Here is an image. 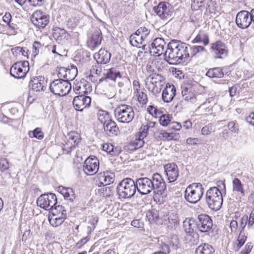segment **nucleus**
<instances>
[{
	"instance_id": "nucleus-1",
	"label": "nucleus",
	"mask_w": 254,
	"mask_h": 254,
	"mask_svg": "<svg viewBox=\"0 0 254 254\" xmlns=\"http://www.w3.org/2000/svg\"><path fill=\"white\" fill-rule=\"evenodd\" d=\"M136 189L141 195H146L153 191L154 193L162 195L166 190V186L161 175L154 174L151 178L141 177L135 179Z\"/></svg>"
},
{
	"instance_id": "nucleus-2",
	"label": "nucleus",
	"mask_w": 254,
	"mask_h": 254,
	"mask_svg": "<svg viewBox=\"0 0 254 254\" xmlns=\"http://www.w3.org/2000/svg\"><path fill=\"white\" fill-rule=\"evenodd\" d=\"M190 45L180 41L172 40L167 44L165 58L171 64L184 63L190 60Z\"/></svg>"
},
{
	"instance_id": "nucleus-3",
	"label": "nucleus",
	"mask_w": 254,
	"mask_h": 254,
	"mask_svg": "<svg viewBox=\"0 0 254 254\" xmlns=\"http://www.w3.org/2000/svg\"><path fill=\"white\" fill-rule=\"evenodd\" d=\"M205 201L211 210L215 211L219 210L223 203L221 191L217 187L210 188L206 192Z\"/></svg>"
},
{
	"instance_id": "nucleus-4",
	"label": "nucleus",
	"mask_w": 254,
	"mask_h": 254,
	"mask_svg": "<svg viewBox=\"0 0 254 254\" xmlns=\"http://www.w3.org/2000/svg\"><path fill=\"white\" fill-rule=\"evenodd\" d=\"M135 181L130 178L122 180L118 185L117 192L120 198H130L136 192Z\"/></svg>"
},
{
	"instance_id": "nucleus-5",
	"label": "nucleus",
	"mask_w": 254,
	"mask_h": 254,
	"mask_svg": "<svg viewBox=\"0 0 254 254\" xmlns=\"http://www.w3.org/2000/svg\"><path fill=\"white\" fill-rule=\"evenodd\" d=\"M204 190L201 184L193 183L187 187L185 191V198L190 203H196L202 197Z\"/></svg>"
},
{
	"instance_id": "nucleus-6",
	"label": "nucleus",
	"mask_w": 254,
	"mask_h": 254,
	"mask_svg": "<svg viewBox=\"0 0 254 254\" xmlns=\"http://www.w3.org/2000/svg\"><path fill=\"white\" fill-rule=\"evenodd\" d=\"M116 120L122 123H129L134 117V112L132 108L127 105H119L114 110Z\"/></svg>"
},
{
	"instance_id": "nucleus-7",
	"label": "nucleus",
	"mask_w": 254,
	"mask_h": 254,
	"mask_svg": "<svg viewBox=\"0 0 254 254\" xmlns=\"http://www.w3.org/2000/svg\"><path fill=\"white\" fill-rule=\"evenodd\" d=\"M71 89L69 82L63 79L54 80L50 84V90L56 95L64 96L67 94Z\"/></svg>"
},
{
	"instance_id": "nucleus-8",
	"label": "nucleus",
	"mask_w": 254,
	"mask_h": 254,
	"mask_svg": "<svg viewBox=\"0 0 254 254\" xmlns=\"http://www.w3.org/2000/svg\"><path fill=\"white\" fill-rule=\"evenodd\" d=\"M196 219L197 229L201 233L210 235L213 232L212 220L208 215L201 214L197 216Z\"/></svg>"
},
{
	"instance_id": "nucleus-9",
	"label": "nucleus",
	"mask_w": 254,
	"mask_h": 254,
	"mask_svg": "<svg viewBox=\"0 0 254 254\" xmlns=\"http://www.w3.org/2000/svg\"><path fill=\"white\" fill-rule=\"evenodd\" d=\"M36 202L40 207L45 210H51L56 205L57 198L53 193H44L37 198Z\"/></svg>"
},
{
	"instance_id": "nucleus-10",
	"label": "nucleus",
	"mask_w": 254,
	"mask_h": 254,
	"mask_svg": "<svg viewBox=\"0 0 254 254\" xmlns=\"http://www.w3.org/2000/svg\"><path fill=\"white\" fill-rule=\"evenodd\" d=\"M66 138L67 141L63 144L62 149L66 154H69L78 145L81 136L76 131H70L67 134Z\"/></svg>"
},
{
	"instance_id": "nucleus-11",
	"label": "nucleus",
	"mask_w": 254,
	"mask_h": 254,
	"mask_svg": "<svg viewBox=\"0 0 254 254\" xmlns=\"http://www.w3.org/2000/svg\"><path fill=\"white\" fill-rule=\"evenodd\" d=\"M210 51L215 59H223L226 58L228 53V50L224 43L220 40L211 44Z\"/></svg>"
},
{
	"instance_id": "nucleus-12",
	"label": "nucleus",
	"mask_w": 254,
	"mask_h": 254,
	"mask_svg": "<svg viewBox=\"0 0 254 254\" xmlns=\"http://www.w3.org/2000/svg\"><path fill=\"white\" fill-rule=\"evenodd\" d=\"M29 94L33 95L44 92L46 88V83L43 76L34 77L29 83Z\"/></svg>"
},
{
	"instance_id": "nucleus-13",
	"label": "nucleus",
	"mask_w": 254,
	"mask_h": 254,
	"mask_svg": "<svg viewBox=\"0 0 254 254\" xmlns=\"http://www.w3.org/2000/svg\"><path fill=\"white\" fill-rule=\"evenodd\" d=\"M32 23L38 28H45L50 22V16L41 10H36L31 17Z\"/></svg>"
},
{
	"instance_id": "nucleus-14",
	"label": "nucleus",
	"mask_w": 254,
	"mask_h": 254,
	"mask_svg": "<svg viewBox=\"0 0 254 254\" xmlns=\"http://www.w3.org/2000/svg\"><path fill=\"white\" fill-rule=\"evenodd\" d=\"M95 185L99 187H104L113 183L115 175L109 171H104L98 173L95 179Z\"/></svg>"
},
{
	"instance_id": "nucleus-15",
	"label": "nucleus",
	"mask_w": 254,
	"mask_h": 254,
	"mask_svg": "<svg viewBox=\"0 0 254 254\" xmlns=\"http://www.w3.org/2000/svg\"><path fill=\"white\" fill-rule=\"evenodd\" d=\"M253 23L251 11L242 10L239 12L236 17V23L238 27L241 29H246Z\"/></svg>"
},
{
	"instance_id": "nucleus-16",
	"label": "nucleus",
	"mask_w": 254,
	"mask_h": 254,
	"mask_svg": "<svg viewBox=\"0 0 254 254\" xmlns=\"http://www.w3.org/2000/svg\"><path fill=\"white\" fill-rule=\"evenodd\" d=\"M99 167V162L97 158L94 156H90L84 162L83 171L87 175L95 174Z\"/></svg>"
},
{
	"instance_id": "nucleus-17",
	"label": "nucleus",
	"mask_w": 254,
	"mask_h": 254,
	"mask_svg": "<svg viewBox=\"0 0 254 254\" xmlns=\"http://www.w3.org/2000/svg\"><path fill=\"white\" fill-rule=\"evenodd\" d=\"M154 12L162 19L166 20L169 18L172 13V7L167 2H160L158 5L153 7Z\"/></svg>"
},
{
	"instance_id": "nucleus-18",
	"label": "nucleus",
	"mask_w": 254,
	"mask_h": 254,
	"mask_svg": "<svg viewBox=\"0 0 254 254\" xmlns=\"http://www.w3.org/2000/svg\"><path fill=\"white\" fill-rule=\"evenodd\" d=\"M166 42L162 38H157L151 44V47H149L150 53L154 56H160L162 54L165 55L166 49Z\"/></svg>"
},
{
	"instance_id": "nucleus-19",
	"label": "nucleus",
	"mask_w": 254,
	"mask_h": 254,
	"mask_svg": "<svg viewBox=\"0 0 254 254\" xmlns=\"http://www.w3.org/2000/svg\"><path fill=\"white\" fill-rule=\"evenodd\" d=\"M91 101L90 97L81 94L74 98L72 104L75 110L82 112L84 108L90 106Z\"/></svg>"
},
{
	"instance_id": "nucleus-20",
	"label": "nucleus",
	"mask_w": 254,
	"mask_h": 254,
	"mask_svg": "<svg viewBox=\"0 0 254 254\" xmlns=\"http://www.w3.org/2000/svg\"><path fill=\"white\" fill-rule=\"evenodd\" d=\"M164 169L168 183H173L177 180L179 177V171L178 167L175 163L166 164L164 166Z\"/></svg>"
},
{
	"instance_id": "nucleus-21",
	"label": "nucleus",
	"mask_w": 254,
	"mask_h": 254,
	"mask_svg": "<svg viewBox=\"0 0 254 254\" xmlns=\"http://www.w3.org/2000/svg\"><path fill=\"white\" fill-rule=\"evenodd\" d=\"M102 39L101 32L100 30L95 31L88 39L87 46L89 49L93 50L101 44Z\"/></svg>"
},
{
	"instance_id": "nucleus-22",
	"label": "nucleus",
	"mask_w": 254,
	"mask_h": 254,
	"mask_svg": "<svg viewBox=\"0 0 254 254\" xmlns=\"http://www.w3.org/2000/svg\"><path fill=\"white\" fill-rule=\"evenodd\" d=\"M176 88L173 85L167 84L162 94L163 101L165 103L172 101L176 95Z\"/></svg>"
},
{
	"instance_id": "nucleus-23",
	"label": "nucleus",
	"mask_w": 254,
	"mask_h": 254,
	"mask_svg": "<svg viewBox=\"0 0 254 254\" xmlns=\"http://www.w3.org/2000/svg\"><path fill=\"white\" fill-rule=\"evenodd\" d=\"M58 191L64 196V199L68 200L70 203L73 204L76 202V196L72 188L60 186L58 188Z\"/></svg>"
},
{
	"instance_id": "nucleus-24",
	"label": "nucleus",
	"mask_w": 254,
	"mask_h": 254,
	"mask_svg": "<svg viewBox=\"0 0 254 254\" xmlns=\"http://www.w3.org/2000/svg\"><path fill=\"white\" fill-rule=\"evenodd\" d=\"M183 228L186 233L191 234L194 230L197 229V219L187 218L183 222Z\"/></svg>"
},
{
	"instance_id": "nucleus-25",
	"label": "nucleus",
	"mask_w": 254,
	"mask_h": 254,
	"mask_svg": "<svg viewBox=\"0 0 254 254\" xmlns=\"http://www.w3.org/2000/svg\"><path fill=\"white\" fill-rule=\"evenodd\" d=\"M164 224L170 231L175 230L179 225L178 217L174 213L168 214L164 218Z\"/></svg>"
},
{
	"instance_id": "nucleus-26",
	"label": "nucleus",
	"mask_w": 254,
	"mask_h": 254,
	"mask_svg": "<svg viewBox=\"0 0 254 254\" xmlns=\"http://www.w3.org/2000/svg\"><path fill=\"white\" fill-rule=\"evenodd\" d=\"M10 74L15 78L20 79L25 76L26 71L22 69L20 63L17 62L11 67Z\"/></svg>"
},
{
	"instance_id": "nucleus-27",
	"label": "nucleus",
	"mask_w": 254,
	"mask_h": 254,
	"mask_svg": "<svg viewBox=\"0 0 254 254\" xmlns=\"http://www.w3.org/2000/svg\"><path fill=\"white\" fill-rule=\"evenodd\" d=\"M111 54L105 49H100L97 54L94 55V58L96 59L98 63L106 64L109 62L111 59Z\"/></svg>"
},
{
	"instance_id": "nucleus-28",
	"label": "nucleus",
	"mask_w": 254,
	"mask_h": 254,
	"mask_svg": "<svg viewBox=\"0 0 254 254\" xmlns=\"http://www.w3.org/2000/svg\"><path fill=\"white\" fill-rule=\"evenodd\" d=\"M104 131L109 135H117L119 132V127L115 122L111 120L103 125Z\"/></svg>"
},
{
	"instance_id": "nucleus-29",
	"label": "nucleus",
	"mask_w": 254,
	"mask_h": 254,
	"mask_svg": "<svg viewBox=\"0 0 254 254\" xmlns=\"http://www.w3.org/2000/svg\"><path fill=\"white\" fill-rule=\"evenodd\" d=\"M214 248L207 243H203L198 246L195 251V254H214Z\"/></svg>"
},
{
	"instance_id": "nucleus-30",
	"label": "nucleus",
	"mask_w": 254,
	"mask_h": 254,
	"mask_svg": "<svg viewBox=\"0 0 254 254\" xmlns=\"http://www.w3.org/2000/svg\"><path fill=\"white\" fill-rule=\"evenodd\" d=\"M150 79V84L156 85L163 88L165 85V78L164 76L159 74H153L148 77Z\"/></svg>"
},
{
	"instance_id": "nucleus-31",
	"label": "nucleus",
	"mask_w": 254,
	"mask_h": 254,
	"mask_svg": "<svg viewBox=\"0 0 254 254\" xmlns=\"http://www.w3.org/2000/svg\"><path fill=\"white\" fill-rule=\"evenodd\" d=\"M102 149L112 156L118 155L122 151L121 147H115L112 144L109 143L103 144Z\"/></svg>"
},
{
	"instance_id": "nucleus-32",
	"label": "nucleus",
	"mask_w": 254,
	"mask_h": 254,
	"mask_svg": "<svg viewBox=\"0 0 254 254\" xmlns=\"http://www.w3.org/2000/svg\"><path fill=\"white\" fill-rule=\"evenodd\" d=\"M224 75L223 69L220 67L210 68L206 73V75L210 78H221Z\"/></svg>"
},
{
	"instance_id": "nucleus-33",
	"label": "nucleus",
	"mask_w": 254,
	"mask_h": 254,
	"mask_svg": "<svg viewBox=\"0 0 254 254\" xmlns=\"http://www.w3.org/2000/svg\"><path fill=\"white\" fill-rule=\"evenodd\" d=\"M86 82L77 83L73 86V90L76 94H87L88 93L87 87L90 88V85L88 83H86Z\"/></svg>"
},
{
	"instance_id": "nucleus-34",
	"label": "nucleus",
	"mask_w": 254,
	"mask_h": 254,
	"mask_svg": "<svg viewBox=\"0 0 254 254\" xmlns=\"http://www.w3.org/2000/svg\"><path fill=\"white\" fill-rule=\"evenodd\" d=\"M232 190L234 192L240 193L243 196L245 195L243 185L238 178H235L233 179L232 181Z\"/></svg>"
},
{
	"instance_id": "nucleus-35",
	"label": "nucleus",
	"mask_w": 254,
	"mask_h": 254,
	"mask_svg": "<svg viewBox=\"0 0 254 254\" xmlns=\"http://www.w3.org/2000/svg\"><path fill=\"white\" fill-rule=\"evenodd\" d=\"M192 42L196 43H202L204 46H206L209 42L208 36L204 32H200L193 40Z\"/></svg>"
},
{
	"instance_id": "nucleus-36",
	"label": "nucleus",
	"mask_w": 254,
	"mask_h": 254,
	"mask_svg": "<svg viewBox=\"0 0 254 254\" xmlns=\"http://www.w3.org/2000/svg\"><path fill=\"white\" fill-rule=\"evenodd\" d=\"M77 74V69L75 65H72L70 68H67L66 73L64 76L65 77L64 80L69 82L70 80H73Z\"/></svg>"
},
{
	"instance_id": "nucleus-37",
	"label": "nucleus",
	"mask_w": 254,
	"mask_h": 254,
	"mask_svg": "<svg viewBox=\"0 0 254 254\" xmlns=\"http://www.w3.org/2000/svg\"><path fill=\"white\" fill-rule=\"evenodd\" d=\"M53 35L55 39L61 41L66 38L67 33L64 29L56 27L54 29Z\"/></svg>"
},
{
	"instance_id": "nucleus-38",
	"label": "nucleus",
	"mask_w": 254,
	"mask_h": 254,
	"mask_svg": "<svg viewBox=\"0 0 254 254\" xmlns=\"http://www.w3.org/2000/svg\"><path fill=\"white\" fill-rule=\"evenodd\" d=\"M50 211V212L54 216H58L61 214V215L66 217V211L62 205H59L56 206L55 205Z\"/></svg>"
},
{
	"instance_id": "nucleus-39",
	"label": "nucleus",
	"mask_w": 254,
	"mask_h": 254,
	"mask_svg": "<svg viewBox=\"0 0 254 254\" xmlns=\"http://www.w3.org/2000/svg\"><path fill=\"white\" fill-rule=\"evenodd\" d=\"M66 217H64L63 215L52 216L49 218V221L51 225L54 227H58L61 225L64 222Z\"/></svg>"
},
{
	"instance_id": "nucleus-40",
	"label": "nucleus",
	"mask_w": 254,
	"mask_h": 254,
	"mask_svg": "<svg viewBox=\"0 0 254 254\" xmlns=\"http://www.w3.org/2000/svg\"><path fill=\"white\" fill-rule=\"evenodd\" d=\"M129 42L131 46L138 48H141L140 45L143 44L140 38V35L136 34V32L130 36Z\"/></svg>"
},
{
	"instance_id": "nucleus-41",
	"label": "nucleus",
	"mask_w": 254,
	"mask_h": 254,
	"mask_svg": "<svg viewBox=\"0 0 254 254\" xmlns=\"http://www.w3.org/2000/svg\"><path fill=\"white\" fill-rule=\"evenodd\" d=\"M105 78H109L114 81H115L118 77H121L120 71H117L115 68H110L105 74Z\"/></svg>"
},
{
	"instance_id": "nucleus-42",
	"label": "nucleus",
	"mask_w": 254,
	"mask_h": 254,
	"mask_svg": "<svg viewBox=\"0 0 254 254\" xmlns=\"http://www.w3.org/2000/svg\"><path fill=\"white\" fill-rule=\"evenodd\" d=\"M98 120L103 125L112 120L107 111L100 110L98 113Z\"/></svg>"
},
{
	"instance_id": "nucleus-43",
	"label": "nucleus",
	"mask_w": 254,
	"mask_h": 254,
	"mask_svg": "<svg viewBox=\"0 0 254 254\" xmlns=\"http://www.w3.org/2000/svg\"><path fill=\"white\" fill-rule=\"evenodd\" d=\"M160 134L161 136H159V137H162L166 140H177L179 137V134L173 132L169 133L165 131L160 132Z\"/></svg>"
},
{
	"instance_id": "nucleus-44",
	"label": "nucleus",
	"mask_w": 254,
	"mask_h": 254,
	"mask_svg": "<svg viewBox=\"0 0 254 254\" xmlns=\"http://www.w3.org/2000/svg\"><path fill=\"white\" fill-rule=\"evenodd\" d=\"M205 49L204 47L201 46H190L189 47V51L190 52V59H191L193 57H195L196 55L200 52L205 51Z\"/></svg>"
},
{
	"instance_id": "nucleus-45",
	"label": "nucleus",
	"mask_w": 254,
	"mask_h": 254,
	"mask_svg": "<svg viewBox=\"0 0 254 254\" xmlns=\"http://www.w3.org/2000/svg\"><path fill=\"white\" fill-rule=\"evenodd\" d=\"M28 134L30 137H35L39 140L44 138V133L42 131L41 128L39 127H36L33 131H30Z\"/></svg>"
},
{
	"instance_id": "nucleus-46",
	"label": "nucleus",
	"mask_w": 254,
	"mask_h": 254,
	"mask_svg": "<svg viewBox=\"0 0 254 254\" xmlns=\"http://www.w3.org/2000/svg\"><path fill=\"white\" fill-rule=\"evenodd\" d=\"M12 54L15 57H18L20 55L24 57L27 55L28 50L26 48H21L20 47H16L11 49Z\"/></svg>"
},
{
	"instance_id": "nucleus-47",
	"label": "nucleus",
	"mask_w": 254,
	"mask_h": 254,
	"mask_svg": "<svg viewBox=\"0 0 254 254\" xmlns=\"http://www.w3.org/2000/svg\"><path fill=\"white\" fill-rule=\"evenodd\" d=\"M96 194L101 197H109L111 195L110 188L105 186L97 190Z\"/></svg>"
},
{
	"instance_id": "nucleus-48",
	"label": "nucleus",
	"mask_w": 254,
	"mask_h": 254,
	"mask_svg": "<svg viewBox=\"0 0 254 254\" xmlns=\"http://www.w3.org/2000/svg\"><path fill=\"white\" fill-rule=\"evenodd\" d=\"M143 139V137L139 135L138 138H136L134 140L132 141L130 145L133 147V148H132L131 149L136 150L142 147L145 142Z\"/></svg>"
},
{
	"instance_id": "nucleus-49",
	"label": "nucleus",
	"mask_w": 254,
	"mask_h": 254,
	"mask_svg": "<svg viewBox=\"0 0 254 254\" xmlns=\"http://www.w3.org/2000/svg\"><path fill=\"white\" fill-rule=\"evenodd\" d=\"M136 96L137 97V100L138 102L142 105H145L148 102V98L146 93L142 91H139L138 92H136Z\"/></svg>"
},
{
	"instance_id": "nucleus-50",
	"label": "nucleus",
	"mask_w": 254,
	"mask_h": 254,
	"mask_svg": "<svg viewBox=\"0 0 254 254\" xmlns=\"http://www.w3.org/2000/svg\"><path fill=\"white\" fill-rule=\"evenodd\" d=\"M247 237L245 235L244 232L241 231L237 239L238 243H237L236 251L239 250V249L243 246L247 240Z\"/></svg>"
},
{
	"instance_id": "nucleus-51",
	"label": "nucleus",
	"mask_w": 254,
	"mask_h": 254,
	"mask_svg": "<svg viewBox=\"0 0 254 254\" xmlns=\"http://www.w3.org/2000/svg\"><path fill=\"white\" fill-rule=\"evenodd\" d=\"M171 118L172 117L169 114L163 115L160 117L159 123L163 126H167L170 123Z\"/></svg>"
},
{
	"instance_id": "nucleus-52",
	"label": "nucleus",
	"mask_w": 254,
	"mask_h": 254,
	"mask_svg": "<svg viewBox=\"0 0 254 254\" xmlns=\"http://www.w3.org/2000/svg\"><path fill=\"white\" fill-rule=\"evenodd\" d=\"M11 15L9 12H6L4 15L2 17L3 21L6 23V24L11 29H15V25L13 23H11Z\"/></svg>"
},
{
	"instance_id": "nucleus-53",
	"label": "nucleus",
	"mask_w": 254,
	"mask_h": 254,
	"mask_svg": "<svg viewBox=\"0 0 254 254\" xmlns=\"http://www.w3.org/2000/svg\"><path fill=\"white\" fill-rule=\"evenodd\" d=\"M43 48V46L38 41H35L33 44L32 46V54L35 57L40 52V50Z\"/></svg>"
},
{
	"instance_id": "nucleus-54",
	"label": "nucleus",
	"mask_w": 254,
	"mask_h": 254,
	"mask_svg": "<svg viewBox=\"0 0 254 254\" xmlns=\"http://www.w3.org/2000/svg\"><path fill=\"white\" fill-rule=\"evenodd\" d=\"M204 5V0H191V8L194 10H198Z\"/></svg>"
},
{
	"instance_id": "nucleus-55",
	"label": "nucleus",
	"mask_w": 254,
	"mask_h": 254,
	"mask_svg": "<svg viewBox=\"0 0 254 254\" xmlns=\"http://www.w3.org/2000/svg\"><path fill=\"white\" fill-rule=\"evenodd\" d=\"M179 244V240L177 236L173 235L171 238L169 242L170 247L174 250H177L178 248Z\"/></svg>"
},
{
	"instance_id": "nucleus-56",
	"label": "nucleus",
	"mask_w": 254,
	"mask_h": 254,
	"mask_svg": "<svg viewBox=\"0 0 254 254\" xmlns=\"http://www.w3.org/2000/svg\"><path fill=\"white\" fill-rule=\"evenodd\" d=\"M216 10V3L212 0H209L207 4L206 11L210 13H215Z\"/></svg>"
},
{
	"instance_id": "nucleus-57",
	"label": "nucleus",
	"mask_w": 254,
	"mask_h": 254,
	"mask_svg": "<svg viewBox=\"0 0 254 254\" xmlns=\"http://www.w3.org/2000/svg\"><path fill=\"white\" fill-rule=\"evenodd\" d=\"M228 127L229 129L235 133H238L239 130V127L235 121H232L228 123Z\"/></svg>"
},
{
	"instance_id": "nucleus-58",
	"label": "nucleus",
	"mask_w": 254,
	"mask_h": 254,
	"mask_svg": "<svg viewBox=\"0 0 254 254\" xmlns=\"http://www.w3.org/2000/svg\"><path fill=\"white\" fill-rule=\"evenodd\" d=\"M100 63H97L94 65H93L92 68L90 69V72L91 73H95L98 75H100L102 72V66L100 64Z\"/></svg>"
},
{
	"instance_id": "nucleus-59",
	"label": "nucleus",
	"mask_w": 254,
	"mask_h": 254,
	"mask_svg": "<svg viewBox=\"0 0 254 254\" xmlns=\"http://www.w3.org/2000/svg\"><path fill=\"white\" fill-rule=\"evenodd\" d=\"M148 90H150L154 95H157L159 93L162 88L160 86H158L154 84H149Z\"/></svg>"
},
{
	"instance_id": "nucleus-60",
	"label": "nucleus",
	"mask_w": 254,
	"mask_h": 254,
	"mask_svg": "<svg viewBox=\"0 0 254 254\" xmlns=\"http://www.w3.org/2000/svg\"><path fill=\"white\" fill-rule=\"evenodd\" d=\"M9 167V162L6 158H1L0 160V170L4 171Z\"/></svg>"
},
{
	"instance_id": "nucleus-61",
	"label": "nucleus",
	"mask_w": 254,
	"mask_h": 254,
	"mask_svg": "<svg viewBox=\"0 0 254 254\" xmlns=\"http://www.w3.org/2000/svg\"><path fill=\"white\" fill-rule=\"evenodd\" d=\"M182 97H184L185 95H187L188 93H189L190 91H192V87L190 84H185L182 86Z\"/></svg>"
},
{
	"instance_id": "nucleus-62",
	"label": "nucleus",
	"mask_w": 254,
	"mask_h": 254,
	"mask_svg": "<svg viewBox=\"0 0 254 254\" xmlns=\"http://www.w3.org/2000/svg\"><path fill=\"white\" fill-rule=\"evenodd\" d=\"M212 129L213 125L211 124H209L202 128L201 132L203 135H208L211 132Z\"/></svg>"
},
{
	"instance_id": "nucleus-63",
	"label": "nucleus",
	"mask_w": 254,
	"mask_h": 254,
	"mask_svg": "<svg viewBox=\"0 0 254 254\" xmlns=\"http://www.w3.org/2000/svg\"><path fill=\"white\" fill-rule=\"evenodd\" d=\"M135 32L140 35L147 37L150 33V30L145 27H141Z\"/></svg>"
},
{
	"instance_id": "nucleus-64",
	"label": "nucleus",
	"mask_w": 254,
	"mask_h": 254,
	"mask_svg": "<svg viewBox=\"0 0 254 254\" xmlns=\"http://www.w3.org/2000/svg\"><path fill=\"white\" fill-rule=\"evenodd\" d=\"M76 25L77 24L74 18H69L66 21V26L70 29H73Z\"/></svg>"
}]
</instances>
